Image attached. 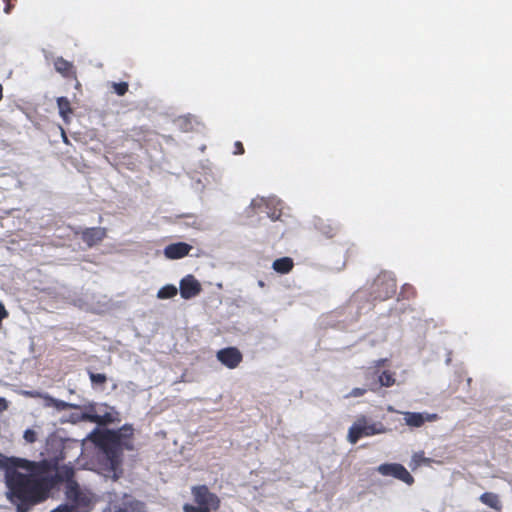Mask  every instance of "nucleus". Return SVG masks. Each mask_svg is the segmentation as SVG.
<instances>
[{
  "instance_id": "f257e3e1",
  "label": "nucleus",
  "mask_w": 512,
  "mask_h": 512,
  "mask_svg": "<svg viewBox=\"0 0 512 512\" xmlns=\"http://www.w3.org/2000/svg\"><path fill=\"white\" fill-rule=\"evenodd\" d=\"M0 469L4 471L9 500L42 503L61 480L60 475L53 474L56 469V461L53 459L31 461L3 454Z\"/></svg>"
},
{
  "instance_id": "f03ea898",
  "label": "nucleus",
  "mask_w": 512,
  "mask_h": 512,
  "mask_svg": "<svg viewBox=\"0 0 512 512\" xmlns=\"http://www.w3.org/2000/svg\"><path fill=\"white\" fill-rule=\"evenodd\" d=\"M192 495L196 505L185 504L183 506L184 512H211V510L216 511L220 507L219 497L210 492L206 485L194 486Z\"/></svg>"
},
{
  "instance_id": "7ed1b4c3",
  "label": "nucleus",
  "mask_w": 512,
  "mask_h": 512,
  "mask_svg": "<svg viewBox=\"0 0 512 512\" xmlns=\"http://www.w3.org/2000/svg\"><path fill=\"white\" fill-rule=\"evenodd\" d=\"M385 432L386 428L381 422H371L365 415H360L349 428L347 439L349 443L356 444L358 440L363 437H369Z\"/></svg>"
},
{
  "instance_id": "20e7f679",
  "label": "nucleus",
  "mask_w": 512,
  "mask_h": 512,
  "mask_svg": "<svg viewBox=\"0 0 512 512\" xmlns=\"http://www.w3.org/2000/svg\"><path fill=\"white\" fill-rule=\"evenodd\" d=\"M396 288V280L386 273H381L372 284V295L375 300L385 301L394 296Z\"/></svg>"
},
{
  "instance_id": "39448f33",
  "label": "nucleus",
  "mask_w": 512,
  "mask_h": 512,
  "mask_svg": "<svg viewBox=\"0 0 512 512\" xmlns=\"http://www.w3.org/2000/svg\"><path fill=\"white\" fill-rule=\"evenodd\" d=\"M377 471L382 476L393 477L409 486L414 483V477L400 463H384L377 467Z\"/></svg>"
},
{
  "instance_id": "423d86ee",
  "label": "nucleus",
  "mask_w": 512,
  "mask_h": 512,
  "mask_svg": "<svg viewBox=\"0 0 512 512\" xmlns=\"http://www.w3.org/2000/svg\"><path fill=\"white\" fill-rule=\"evenodd\" d=\"M133 434V428L124 425L117 431H107V433L103 435V439L118 444L124 449L133 450Z\"/></svg>"
},
{
  "instance_id": "0eeeda50",
  "label": "nucleus",
  "mask_w": 512,
  "mask_h": 512,
  "mask_svg": "<svg viewBox=\"0 0 512 512\" xmlns=\"http://www.w3.org/2000/svg\"><path fill=\"white\" fill-rule=\"evenodd\" d=\"M217 360L229 369H235L243 360V355L236 347L220 349L216 353Z\"/></svg>"
},
{
  "instance_id": "6e6552de",
  "label": "nucleus",
  "mask_w": 512,
  "mask_h": 512,
  "mask_svg": "<svg viewBox=\"0 0 512 512\" xmlns=\"http://www.w3.org/2000/svg\"><path fill=\"white\" fill-rule=\"evenodd\" d=\"M179 290L183 299H191L201 293L202 286L193 275L189 274L181 279Z\"/></svg>"
},
{
  "instance_id": "1a4fd4ad",
  "label": "nucleus",
  "mask_w": 512,
  "mask_h": 512,
  "mask_svg": "<svg viewBox=\"0 0 512 512\" xmlns=\"http://www.w3.org/2000/svg\"><path fill=\"white\" fill-rule=\"evenodd\" d=\"M103 450L107 459V462L109 464L110 469L116 473V471L119 469L122 459V452L118 444H114L113 442H110L108 440L103 439Z\"/></svg>"
},
{
  "instance_id": "9d476101",
  "label": "nucleus",
  "mask_w": 512,
  "mask_h": 512,
  "mask_svg": "<svg viewBox=\"0 0 512 512\" xmlns=\"http://www.w3.org/2000/svg\"><path fill=\"white\" fill-rule=\"evenodd\" d=\"M76 234L80 235L81 240L88 246L93 247L102 242L107 236V230L104 227L85 228Z\"/></svg>"
},
{
  "instance_id": "9b49d317",
  "label": "nucleus",
  "mask_w": 512,
  "mask_h": 512,
  "mask_svg": "<svg viewBox=\"0 0 512 512\" xmlns=\"http://www.w3.org/2000/svg\"><path fill=\"white\" fill-rule=\"evenodd\" d=\"M404 421L407 426L419 428L425 424V422H434L439 419L436 413H419V412H404Z\"/></svg>"
},
{
  "instance_id": "f8f14e48",
  "label": "nucleus",
  "mask_w": 512,
  "mask_h": 512,
  "mask_svg": "<svg viewBox=\"0 0 512 512\" xmlns=\"http://www.w3.org/2000/svg\"><path fill=\"white\" fill-rule=\"evenodd\" d=\"M191 249L192 246L184 242L172 243L165 247L164 255L168 259H181L187 256Z\"/></svg>"
},
{
  "instance_id": "ddd939ff",
  "label": "nucleus",
  "mask_w": 512,
  "mask_h": 512,
  "mask_svg": "<svg viewBox=\"0 0 512 512\" xmlns=\"http://www.w3.org/2000/svg\"><path fill=\"white\" fill-rule=\"evenodd\" d=\"M54 68L66 79H77V72L74 64L63 57H57L54 60Z\"/></svg>"
},
{
  "instance_id": "4468645a",
  "label": "nucleus",
  "mask_w": 512,
  "mask_h": 512,
  "mask_svg": "<svg viewBox=\"0 0 512 512\" xmlns=\"http://www.w3.org/2000/svg\"><path fill=\"white\" fill-rule=\"evenodd\" d=\"M315 228L321 235L328 239L334 238L340 230V226L334 221L321 218L315 221Z\"/></svg>"
},
{
  "instance_id": "2eb2a0df",
  "label": "nucleus",
  "mask_w": 512,
  "mask_h": 512,
  "mask_svg": "<svg viewBox=\"0 0 512 512\" xmlns=\"http://www.w3.org/2000/svg\"><path fill=\"white\" fill-rule=\"evenodd\" d=\"M113 512H146L145 504L139 500H124L119 505L114 506Z\"/></svg>"
},
{
  "instance_id": "dca6fc26",
  "label": "nucleus",
  "mask_w": 512,
  "mask_h": 512,
  "mask_svg": "<svg viewBox=\"0 0 512 512\" xmlns=\"http://www.w3.org/2000/svg\"><path fill=\"white\" fill-rule=\"evenodd\" d=\"M479 500L484 505L500 512L502 509V503L499 498V495L493 492H485L480 497Z\"/></svg>"
},
{
  "instance_id": "f3484780",
  "label": "nucleus",
  "mask_w": 512,
  "mask_h": 512,
  "mask_svg": "<svg viewBox=\"0 0 512 512\" xmlns=\"http://www.w3.org/2000/svg\"><path fill=\"white\" fill-rule=\"evenodd\" d=\"M272 267L276 272L280 274H287L293 269L294 262L290 257H282L276 259L273 262Z\"/></svg>"
},
{
  "instance_id": "a211bd4d",
  "label": "nucleus",
  "mask_w": 512,
  "mask_h": 512,
  "mask_svg": "<svg viewBox=\"0 0 512 512\" xmlns=\"http://www.w3.org/2000/svg\"><path fill=\"white\" fill-rule=\"evenodd\" d=\"M57 106L59 109V114L63 118L64 121H68L69 115L72 113V108L70 101L67 97H59L57 98Z\"/></svg>"
},
{
  "instance_id": "6ab92c4d",
  "label": "nucleus",
  "mask_w": 512,
  "mask_h": 512,
  "mask_svg": "<svg viewBox=\"0 0 512 512\" xmlns=\"http://www.w3.org/2000/svg\"><path fill=\"white\" fill-rule=\"evenodd\" d=\"M430 462L431 459L426 458L423 452H418L412 456L409 466L412 470H416L422 464H429Z\"/></svg>"
},
{
  "instance_id": "aec40b11",
  "label": "nucleus",
  "mask_w": 512,
  "mask_h": 512,
  "mask_svg": "<svg viewBox=\"0 0 512 512\" xmlns=\"http://www.w3.org/2000/svg\"><path fill=\"white\" fill-rule=\"evenodd\" d=\"M177 288L176 286L169 284L165 285L162 288L159 289L157 293V297L159 299H169L177 295Z\"/></svg>"
},
{
  "instance_id": "412c9836",
  "label": "nucleus",
  "mask_w": 512,
  "mask_h": 512,
  "mask_svg": "<svg viewBox=\"0 0 512 512\" xmlns=\"http://www.w3.org/2000/svg\"><path fill=\"white\" fill-rule=\"evenodd\" d=\"M45 399L47 400V405L55 407L57 410H67L72 407H74L72 404L65 402L63 400L55 399L51 396H46Z\"/></svg>"
},
{
  "instance_id": "4be33fe9",
  "label": "nucleus",
  "mask_w": 512,
  "mask_h": 512,
  "mask_svg": "<svg viewBox=\"0 0 512 512\" xmlns=\"http://www.w3.org/2000/svg\"><path fill=\"white\" fill-rule=\"evenodd\" d=\"M396 382V379L394 377V373L390 372V371H383L380 375H379V383L381 386H384V387H391L395 384Z\"/></svg>"
},
{
  "instance_id": "5701e85b",
  "label": "nucleus",
  "mask_w": 512,
  "mask_h": 512,
  "mask_svg": "<svg viewBox=\"0 0 512 512\" xmlns=\"http://www.w3.org/2000/svg\"><path fill=\"white\" fill-rule=\"evenodd\" d=\"M10 501H11V503H13L16 506V512H29V510L34 505L38 504V503H32V502H27V501H22V500H17V499L10 500Z\"/></svg>"
},
{
  "instance_id": "b1692460",
  "label": "nucleus",
  "mask_w": 512,
  "mask_h": 512,
  "mask_svg": "<svg viewBox=\"0 0 512 512\" xmlns=\"http://www.w3.org/2000/svg\"><path fill=\"white\" fill-rule=\"evenodd\" d=\"M415 295H416V290L410 284H405L402 287L400 294H399V296L402 297L403 299H410V298L415 297Z\"/></svg>"
},
{
  "instance_id": "393cba45",
  "label": "nucleus",
  "mask_w": 512,
  "mask_h": 512,
  "mask_svg": "<svg viewBox=\"0 0 512 512\" xmlns=\"http://www.w3.org/2000/svg\"><path fill=\"white\" fill-rule=\"evenodd\" d=\"M53 474H58V475H60L61 480H59V481L57 482V484H58V483H60V482H62V481H64V480H69L70 478H72V476H73L74 472H73V470H72L71 468H69V467H64V468H62L60 471H57V468H56V469L53 471Z\"/></svg>"
},
{
  "instance_id": "a878e982",
  "label": "nucleus",
  "mask_w": 512,
  "mask_h": 512,
  "mask_svg": "<svg viewBox=\"0 0 512 512\" xmlns=\"http://www.w3.org/2000/svg\"><path fill=\"white\" fill-rule=\"evenodd\" d=\"M112 87L118 96H123L127 93L129 85L127 82H113Z\"/></svg>"
},
{
  "instance_id": "bb28decb",
  "label": "nucleus",
  "mask_w": 512,
  "mask_h": 512,
  "mask_svg": "<svg viewBox=\"0 0 512 512\" xmlns=\"http://www.w3.org/2000/svg\"><path fill=\"white\" fill-rule=\"evenodd\" d=\"M89 378H90V380H91V382L93 384H97V385H103L107 381L106 375L105 374H101V373L90 372L89 373Z\"/></svg>"
},
{
  "instance_id": "cd10ccee",
  "label": "nucleus",
  "mask_w": 512,
  "mask_h": 512,
  "mask_svg": "<svg viewBox=\"0 0 512 512\" xmlns=\"http://www.w3.org/2000/svg\"><path fill=\"white\" fill-rule=\"evenodd\" d=\"M75 503L74 505L76 508L77 506H88L89 505V499L87 497L81 496L79 492H75Z\"/></svg>"
},
{
  "instance_id": "c85d7f7f",
  "label": "nucleus",
  "mask_w": 512,
  "mask_h": 512,
  "mask_svg": "<svg viewBox=\"0 0 512 512\" xmlns=\"http://www.w3.org/2000/svg\"><path fill=\"white\" fill-rule=\"evenodd\" d=\"M23 437H24L26 442L34 443L36 441V439H37V434H36V432L34 430L27 429V430H25Z\"/></svg>"
},
{
  "instance_id": "c756f323",
  "label": "nucleus",
  "mask_w": 512,
  "mask_h": 512,
  "mask_svg": "<svg viewBox=\"0 0 512 512\" xmlns=\"http://www.w3.org/2000/svg\"><path fill=\"white\" fill-rule=\"evenodd\" d=\"M262 206H268V203L264 198L253 199L250 204L251 208H261Z\"/></svg>"
},
{
  "instance_id": "7c9ffc66",
  "label": "nucleus",
  "mask_w": 512,
  "mask_h": 512,
  "mask_svg": "<svg viewBox=\"0 0 512 512\" xmlns=\"http://www.w3.org/2000/svg\"><path fill=\"white\" fill-rule=\"evenodd\" d=\"M365 393H366V389H364V388H354L347 395V397H360V396H363Z\"/></svg>"
},
{
  "instance_id": "2f4dec72",
  "label": "nucleus",
  "mask_w": 512,
  "mask_h": 512,
  "mask_svg": "<svg viewBox=\"0 0 512 512\" xmlns=\"http://www.w3.org/2000/svg\"><path fill=\"white\" fill-rule=\"evenodd\" d=\"M234 148H235V150H234L235 155H242L245 152L244 146H243L242 142H240V141H236L234 143Z\"/></svg>"
},
{
  "instance_id": "473e14b6",
  "label": "nucleus",
  "mask_w": 512,
  "mask_h": 512,
  "mask_svg": "<svg viewBox=\"0 0 512 512\" xmlns=\"http://www.w3.org/2000/svg\"><path fill=\"white\" fill-rule=\"evenodd\" d=\"M99 416L98 415H89V414H83L82 419L89 420L91 422H99Z\"/></svg>"
},
{
  "instance_id": "72a5a7b5",
  "label": "nucleus",
  "mask_w": 512,
  "mask_h": 512,
  "mask_svg": "<svg viewBox=\"0 0 512 512\" xmlns=\"http://www.w3.org/2000/svg\"><path fill=\"white\" fill-rule=\"evenodd\" d=\"M5 2L4 12L9 14L13 8V4L11 3L13 0H3Z\"/></svg>"
},
{
  "instance_id": "f704fd0d",
  "label": "nucleus",
  "mask_w": 512,
  "mask_h": 512,
  "mask_svg": "<svg viewBox=\"0 0 512 512\" xmlns=\"http://www.w3.org/2000/svg\"><path fill=\"white\" fill-rule=\"evenodd\" d=\"M8 402L5 398L0 397V413L7 410Z\"/></svg>"
},
{
  "instance_id": "c9c22d12",
  "label": "nucleus",
  "mask_w": 512,
  "mask_h": 512,
  "mask_svg": "<svg viewBox=\"0 0 512 512\" xmlns=\"http://www.w3.org/2000/svg\"><path fill=\"white\" fill-rule=\"evenodd\" d=\"M268 216L273 220V221H276L280 218L281 216V211H273L272 213H268Z\"/></svg>"
},
{
  "instance_id": "e433bc0d",
  "label": "nucleus",
  "mask_w": 512,
  "mask_h": 512,
  "mask_svg": "<svg viewBox=\"0 0 512 512\" xmlns=\"http://www.w3.org/2000/svg\"><path fill=\"white\" fill-rule=\"evenodd\" d=\"M59 508H66L67 509V511L63 510L62 512H78L76 510V507L73 506V505H67V504L66 505H61V506H59Z\"/></svg>"
},
{
  "instance_id": "4c0bfd02",
  "label": "nucleus",
  "mask_w": 512,
  "mask_h": 512,
  "mask_svg": "<svg viewBox=\"0 0 512 512\" xmlns=\"http://www.w3.org/2000/svg\"><path fill=\"white\" fill-rule=\"evenodd\" d=\"M386 362H387V359H379V360L375 361V367L380 368V367L384 366Z\"/></svg>"
},
{
  "instance_id": "58836bf2",
  "label": "nucleus",
  "mask_w": 512,
  "mask_h": 512,
  "mask_svg": "<svg viewBox=\"0 0 512 512\" xmlns=\"http://www.w3.org/2000/svg\"><path fill=\"white\" fill-rule=\"evenodd\" d=\"M63 510H64V511H67V509H66V508H59V507H57L56 509H54V510H53V511H51V512H62Z\"/></svg>"
},
{
  "instance_id": "ea45409f",
  "label": "nucleus",
  "mask_w": 512,
  "mask_h": 512,
  "mask_svg": "<svg viewBox=\"0 0 512 512\" xmlns=\"http://www.w3.org/2000/svg\"><path fill=\"white\" fill-rule=\"evenodd\" d=\"M2 98H3V87L0 84V101L2 100Z\"/></svg>"
},
{
  "instance_id": "a19ab883",
  "label": "nucleus",
  "mask_w": 512,
  "mask_h": 512,
  "mask_svg": "<svg viewBox=\"0 0 512 512\" xmlns=\"http://www.w3.org/2000/svg\"><path fill=\"white\" fill-rule=\"evenodd\" d=\"M62 135H63L64 142H65V143H68V138H67V136L65 135V132H64V131H62Z\"/></svg>"
},
{
  "instance_id": "79ce46f5",
  "label": "nucleus",
  "mask_w": 512,
  "mask_h": 512,
  "mask_svg": "<svg viewBox=\"0 0 512 512\" xmlns=\"http://www.w3.org/2000/svg\"><path fill=\"white\" fill-rule=\"evenodd\" d=\"M260 286H264V283L262 281L259 282Z\"/></svg>"
}]
</instances>
